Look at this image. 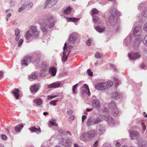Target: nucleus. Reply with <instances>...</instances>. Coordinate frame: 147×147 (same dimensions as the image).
<instances>
[{
    "label": "nucleus",
    "mask_w": 147,
    "mask_h": 147,
    "mask_svg": "<svg viewBox=\"0 0 147 147\" xmlns=\"http://www.w3.org/2000/svg\"><path fill=\"white\" fill-rule=\"evenodd\" d=\"M23 42V40L22 39H20L19 41V44H18V47L20 46L22 44Z\"/></svg>",
    "instance_id": "50"
},
{
    "label": "nucleus",
    "mask_w": 147,
    "mask_h": 147,
    "mask_svg": "<svg viewBox=\"0 0 147 147\" xmlns=\"http://www.w3.org/2000/svg\"><path fill=\"white\" fill-rule=\"evenodd\" d=\"M77 35L76 33H72L71 34L69 38V42L72 43H74L76 40Z\"/></svg>",
    "instance_id": "10"
},
{
    "label": "nucleus",
    "mask_w": 147,
    "mask_h": 147,
    "mask_svg": "<svg viewBox=\"0 0 147 147\" xmlns=\"http://www.w3.org/2000/svg\"><path fill=\"white\" fill-rule=\"evenodd\" d=\"M58 138L60 140V142L63 145L67 147H71L72 142L71 140L68 138L65 140L63 138H59L58 137Z\"/></svg>",
    "instance_id": "3"
},
{
    "label": "nucleus",
    "mask_w": 147,
    "mask_h": 147,
    "mask_svg": "<svg viewBox=\"0 0 147 147\" xmlns=\"http://www.w3.org/2000/svg\"><path fill=\"white\" fill-rule=\"evenodd\" d=\"M38 86L37 85H34L30 87V90L32 92H36L38 90Z\"/></svg>",
    "instance_id": "18"
},
{
    "label": "nucleus",
    "mask_w": 147,
    "mask_h": 147,
    "mask_svg": "<svg viewBox=\"0 0 147 147\" xmlns=\"http://www.w3.org/2000/svg\"><path fill=\"white\" fill-rule=\"evenodd\" d=\"M31 57L29 55L26 56L24 57V59L22 60V65H27L28 64L30 63L31 61Z\"/></svg>",
    "instance_id": "9"
},
{
    "label": "nucleus",
    "mask_w": 147,
    "mask_h": 147,
    "mask_svg": "<svg viewBox=\"0 0 147 147\" xmlns=\"http://www.w3.org/2000/svg\"><path fill=\"white\" fill-rule=\"evenodd\" d=\"M50 123L51 125L55 126H57L58 125V124L54 121H51L49 122Z\"/></svg>",
    "instance_id": "36"
},
{
    "label": "nucleus",
    "mask_w": 147,
    "mask_h": 147,
    "mask_svg": "<svg viewBox=\"0 0 147 147\" xmlns=\"http://www.w3.org/2000/svg\"><path fill=\"white\" fill-rule=\"evenodd\" d=\"M16 36V38H15L16 40L18 41L19 40L20 38V36Z\"/></svg>",
    "instance_id": "56"
},
{
    "label": "nucleus",
    "mask_w": 147,
    "mask_h": 147,
    "mask_svg": "<svg viewBox=\"0 0 147 147\" xmlns=\"http://www.w3.org/2000/svg\"><path fill=\"white\" fill-rule=\"evenodd\" d=\"M40 32L36 26H31L30 30L27 31L25 36L27 40L29 39L31 37L35 38H38Z\"/></svg>",
    "instance_id": "1"
},
{
    "label": "nucleus",
    "mask_w": 147,
    "mask_h": 147,
    "mask_svg": "<svg viewBox=\"0 0 147 147\" xmlns=\"http://www.w3.org/2000/svg\"><path fill=\"white\" fill-rule=\"evenodd\" d=\"M91 12L92 13V16L93 17V21L95 22H99V19L97 17H94V14H97L98 13V10L95 8H93Z\"/></svg>",
    "instance_id": "11"
},
{
    "label": "nucleus",
    "mask_w": 147,
    "mask_h": 147,
    "mask_svg": "<svg viewBox=\"0 0 147 147\" xmlns=\"http://www.w3.org/2000/svg\"><path fill=\"white\" fill-rule=\"evenodd\" d=\"M41 24V28L42 31L43 32L45 33H46L47 32V30L45 27H43V26H45V25L43 26Z\"/></svg>",
    "instance_id": "45"
},
{
    "label": "nucleus",
    "mask_w": 147,
    "mask_h": 147,
    "mask_svg": "<svg viewBox=\"0 0 147 147\" xmlns=\"http://www.w3.org/2000/svg\"><path fill=\"white\" fill-rule=\"evenodd\" d=\"M139 54L137 53H133L129 54V58L132 59H137L140 57Z\"/></svg>",
    "instance_id": "13"
},
{
    "label": "nucleus",
    "mask_w": 147,
    "mask_h": 147,
    "mask_svg": "<svg viewBox=\"0 0 147 147\" xmlns=\"http://www.w3.org/2000/svg\"><path fill=\"white\" fill-rule=\"evenodd\" d=\"M73 112L71 109H69L67 111V114L69 115H71L72 113Z\"/></svg>",
    "instance_id": "49"
},
{
    "label": "nucleus",
    "mask_w": 147,
    "mask_h": 147,
    "mask_svg": "<svg viewBox=\"0 0 147 147\" xmlns=\"http://www.w3.org/2000/svg\"><path fill=\"white\" fill-rule=\"evenodd\" d=\"M92 42V40L91 39H89L86 41V43L87 45L89 46L91 45Z\"/></svg>",
    "instance_id": "37"
},
{
    "label": "nucleus",
    "mask_w": 147,
    "mask_h": 147,
    "mask_svg": "<svg viewBox=\"0 0 147 147\" xmlns=\"http://www.w3.org/2000/svg\"><path fill=\"white\" fill-rule=\"evenodd\" d=\"M92 110V109H86V111L87 112H89L91 111Z\"/></svg>",
    "instance_id": "58"
},
{
    "label": "nucleus",
    "mask_w": 147,
    "mask_h": 147,
    "mask_svg": "<svg viewBox=\"0 0 147 147\" xmlns=\"http://www.w3.org/2000/svg\"><path fill=\"white\" fill-rule=\"evenodd\" d=\"M142 125L143 130V131L142 132L144 133L146 129V126L145 125L144 123H142Z\"/></svg>",
    "instance_id": "46"
},
{
    "label": "nucleus",
    "mask_w": 147,
    "mask_h": 147,
    "mask_svg": "<svg viewBox=\"0 0 147 147\" xmlns=\"http://www.w3.org/2000/svg\"><path fill=\"white\" fill-rule=\"evenodd\" d=\"M47 74L45 69H43L41 70L40 72V75L42 76H44Z\"/></svg>",
    "instance_id": "31"
},
{
    "label": "nucleus",
    "mask_w": 147,
    "mask_h": 147,
    "mask_svg": "<svg viewBox=\"0 0 147 147\" xmlns=\"http://www.w3.org/2000/svg\"><path fill=\"white\" fill-rule=\"evenodd\" d=\"M144 29L145 31L147 32V22L145 24L144 28Z\"/></svg>",
    "instance_id": "52"
},
{
    "label": "nucleus",
    "mask_w": 147,
    "mask_h": 147,
    "mask_svg": "<svg viewBox=\"0 0 147 147\" xmlns=\"http://www.w3.org/2000/svg\"><path fill=\"white\" fill-rule=\"evenodd\" d=\"M87 72L89 76H93V73L90 69H88L87 71Z\"/></svg>",
    "instance_id": "43"
},
{
    "label": "nucleus",
    "mask_w": 147,
    "mask_h": 147,
    "mask_svg": "<svg viewBox=\"0 0 147 147\" xmlns=\"http://www.w3.org/2000/svg\"><path fill=\"white\" fill-rule=\"evenodd\" d=\"M68 22H77L79 20V18H76L74 17L69 18H67Z\"/></svg>",
    "instance_id": "25"
},
{
    "label": "nucleus",
    "mask_w": 147,
    "mask_h": 147,
    "mask_svg": "<svg viewBox=\"0 0 147 147\" xmlns=\"http://www.w3.org/2000/svg\"><path fill=\"white\" fill-rule=\"evenodd\" d=\"M120 94L116 92L114 93L113 94V97L116 100H117L120 98Z\"/></svg>",
    "instance_id": "29"
},
{
    "label": "nucleus",
    "mask_w": 147,
    "mask_h": 147,
    "mask_svg": "<svg viewBox=\"0 0 147 147\" xmlns=\"http://www.w3.org/2000/svg\"><path fill=\"white\" fill-rule=\"evenodd\" d=\"M140 147H147V142L146 141H143L141 143Z\"/></svg>",
    "instance_id": "30"
},
{
    "label": "nucleus",
    "mask_w": 147,
    "mask_h": 147,
    "mask_svg": "<svg viewBox=\"0 0 147 147\" xmlns=\"http://www.w3.org/2000/svg\"><path fill=\"white\" fill-rule=\"evenodd\" d=\"M37 78V75L36 73H35L34 74H32L29 76V78L30 79H32L35 80Z\"/></svg>",
    "instance_id": "27"
},
{
    "label": "nucleus",
    "mask_w": 147,
    "mask_h": 147,
    "mask_svg": "<svg viewBox=\"0 0 147 147\" xmlns=\"http://www.w3.org/2000/svg\"><path fill=\"white\" fill-rule=\"evenodd\" d=\"M75 117L74 116H72L69 117L68 118V120L69 121H72L74 120Z\"/></svg>",
    "instance_id": "47"
},
{
    "label": "nucleus",
    "mask_w": 147,
    "mask_h": 147,
    "mask_svg": "<svg viewBox=\"0 0 147 147\" xmlns=\"http://www.w3.org/2000/svg\"><path fill=\"white\" fill-rule=\"evenodd\" d=\"M143 43L145 45L147 46V36H146L144 38Z\"/></svg>",
    "instance_id": "44"
},
{
    "label": "nucleus",
    "mask_w": 147,
    "mask_h": 147,
    "mask_svg": "<svg viewBox=\"0 0 147 147\" xmlns=\"http://www.w3.org/2000/svg\"><path fill=\"white\" fill-rule=\"evenodd\" d=\"M57 0H47L45 3L44 8L51 7L56 4Z\"/></svg>",
    "instance_id": "6"
},
{
    "label": "nucleus",
    "mask_w": 147,
    "mask_h": 147,
    "mask_svg": "<svg viewBox=\"0 0 147 147\" xmlns=\"http://www.w3.org/2000/svg\"><path fill=\"white\" fill-rule=\"evenodd\" d=\"M67 44L65 43L64 44V47H63V50H65V49H66V48L67 47Z\"/></svg>",
    "instance_id": "60"
},
{
    "label": "nucleus",
    "mask_w": 147,
    "mask_h": 147,
    "mask_svg": "<svg viewBox=\"0 0 147 147\" xmlns=\"http://www.w3.org/2000/svg\"><path fill=\"white\" fill-rule=\"evenodd\" d=\"M120 146L121 144L119 142H117L116 144V147H119Z\"/></svg>",
    "instance_id": "55"
},
{
    "label": "nucleus",
    "mask_w": 147,
    "mask_h": 147,
    "mask_svg": "<svg viewBox=\"0 0 147 147\" xmlns=\"http://www.w3.org/2000/svg\"><path fill=\"white\" fill-rule=\"evenodd\" d=\"M144 66H145V65L144 64H142L141 65L140 67L143 69L144 68Z\"/></svg>",
    "instance_id": "63"
},
{
    "label": "nucleus",
    "mask_w": 147,
    "mask_h": 147,
    "mask_svg": "<svg viewBox=\"0 0 147 147\" xmlns=\"http://www.w3.org/2000/svg\"><path fill=\"white\" fill-rule=\"evenodd\" d=\"M11 13H8L7 15V17H9L11 16Z\"/></svg>",
    "instance_id": "61"
},
{
    "label": "nucleus",
    "mask_w": 147,
    "mask_h": 147,
    "mask_svg": "<svg viewBox=\"0 0 147 147\" xmlns=\"http://www.w3.org/2000/svg\"><path fill=\"white\" fill-rule=\"evenodd\" d=\"M66 133L67 134H69V135L70 136L71 135V133L69 131H66Z\"/></svg>",
    "instance_id": "59"
},
{
    "label": "nucleus",
    "mask_w": 147,
    "mask_h": 147,
    "mask_svg": "<svg viewBox=\"0 0 147 147\" xmlns=\"http://www.w3.org/2000/svg\"><path fill=\"white\" fill-rule=\"evenodd\" d=\"M3 74L2 71H0V79H1V77L3 76Z\"/></svg>",
    "instance_id": "57"
},
{
    "label": "nucleus",
    "mask_w": 147,
    "mask_h": 147,
    "mask_svg": "<svg viewBox=\"0 0 147 147\" xmlns=\"http://www.w3.org/2000/svg\"><path fill=\"white\" fill-rule=\"evenodd\" d=\"M69 53H67L66 51H65L63 53V56L62 59V61L63 62H65L67 59V57L68 56Z\"/></svg>",
    "instance_id": "19"
},
{
    "label": "nucleus",
    "mask_w": 147,
    "mask_h": 147,
    "mask_svg": "<svg viewBox=\"0 0 147 147\" xmlns=\"http://www.w3.org/2000/svg\"><path fill=\"white\" fill-rule=\"evenodd\" d=\"M53 19L52 17H49L47 20H42L40 23L42 25H45L47 26L49 25V27H52L54 25L53 22Z\"/></svg>",
    "instance_id": "4"
},
{
    "label": "nucleus",
    "mask_w": 147,
    "mask_h": 147,
    "mask_svg": "<svg viewBox=\"0 0 147 147\" xmlns=\"http://www.w3.org/2000/svg\"><path fill=\"white\" fill-rule=\"evenodd\" d=\"M94 121H93L91 119H89L86 122V124L88 125H91L92 123L94 124Z\"/></svg>",
    "instance_id": "32"
},
{
    "label": "nucleus",
    "mask_w": 147,
    "mask_h": 147,
    "mask_svg": "<svg viewBox=\"0 0 147 147\" xmlns=\"http://www.w3.org/2000/svg\"><path fill=\"white\" fill-rule=\"evenodd\" d=\"M23 125L22 124L18 125L15 128V130L16 132H18L20 131L22 128H23Z\"/></svg>",
    "instance_id": "23"
},
{
    "label": "nucleus",
    "mask_w": 147,
    "mask_h": 147,
    "mask_svg": "<svg viewBox=\"0 0 147 147\" xmlns=\"http://www.w3.org/2000/svg\"><path fill=\"white\" fill-rule=\"evenodd\" d=\"M74 147H80L78 144H74Z\"/></svg>",
    "instance_id": "62"
},
{
    "label": "nucleus",
    "mask_w": 147,
    "mask_h": 147,
    "mask_svg": "<svg viewBox=\"0 0 147 147\" xmlns=\"http://www.w3.org/2000/svg\"><path fill=\"white\" fill-rule=\"evenodd\" d=\"M57 96H47V98L50 99V98H55Z\"/></svg>",
    "instance_id": "51"
},
{
    "label": "nucleus",
    "mask_w": 147,
    "mask_h": 147,
    "mask_svg": "<svg viewBox=\"0 0 147 147\" xmlns=\"http://www.w3.org/2000/svg\"><path fill=\"white\" fill-rule=\"evenodd\" d=\"M107 86L106 83H102L95 84V88L98 90H104L107 88Z\"/></svg>",
    "instance_id": "7"
},
{
    "label": "nucleus",
    "mask_w": 147,
    "mask_h": 147,
    "mask_svg": "<svg viewBox=\"0 0 147 147\" xmlns=\"http://www.w3.org/2000/svg\"><path fill=\"white\" fill-rule=\"evenodd\" d=\"M29 129L32 132H39V133H40L41 132L40 129V128H37L35 127H33L31 128H30Z\"/></svg>",
    "instance_id": "21"
},
{
    "label": "nucleus",
    "mask_w": 147,
    "mask_h": 147,
    "mask_svg": "<svg viewBox=\"0 0 147 147\" xmlns=\"http://www.w3.org/2000/svg\"><path fill=\"white\" fill-rule=\"evenodd\" d=\"M96 133L94 130H91L86 133L83 134L80 136L81 140L86 141L93 139L95 137Z\"/></svg>",
    "instance_id": "2"
},
{
    "label": "nucleus",
    "mask_w": 147,
    "mask_h": 147,
    "mask_svg": "<svg viewBox=\"0 0 147 147\" xmlns=\"http://www.w3.org/2000/svg\"><path fill=\"white\" fill-rule=\"evenodd\" d=\"M110 13L112 17H115L117 15V9L114 8L112 9L110 11Z\"/></svg>",
    "instance_id": "26"
},
{
    "label": "nucleus",
    "mask_w": 147,
    "mask_h": 147,
    "mask_svg": "<svg viewBox=\"0 0 147 147\" xmlns=\"http://www.w3.org/2000/svg\"><path fill=\"white\" fill-rule=\"evenodd\" d=\"M1 138H2L4 140H6L7 139V136L5 135H4V134H3V135H2L1 136Z\"/></svg>",
    "instance_id": "48"
},
{
    "label": "nucleus",
    "mask_w": 147,
    "mask_h": 147,
    "mask_svg": "<svg viewBox=\"0 0 147 147\" xmlns=\"http://www.w3.org/2000/svg\"><path fill=\"white\" fill-rule=\"evenodd\" d=\"M56 69L55 67H53L50 68L49 70V73L52 76H54L56 75Z\"/></svg>",
    "instance_id": "20"
},
{
    "label": "nucleus",
    "mask_w": 147,
    "mask_h": 147,
    "mask_svg": "<svg viewBox=\"0 0 147 147\" xmlns=\"http://www.w3.org/2000/svg\"><path fill=\"white\" fill-rule=\"evenodd\" d=\"M102 121L101 119L99 117L97 118L95 121H94V124L99 123Z\"/></svg>",
    "instance_id": "33"
},
{
    "label": "nucleus",
    "mask_w": 147,
    "mask_h": 147,
    "mask_svg": "<svg viewBox=\"0 0 147 147\" xmlns=\"http://www.w3.org/2000/svg\"><path fill=\"white\" fill-rule=\"evenodd\" d=\"M48 114V113L47 112H45L43 113V115H47Z\"/></svg>",
    "instance_id": "64"
},
{
    "label": "nucleus",
    "mask_w": 147,
    "mask_h": 147,
    "mask_svg": "<svg viewBox=\"0 0 147 147\" xmlns=\"http://www.w3.org/2000/svg\"><path fill=\"white\" fill-rule=\"evenodd\" d=\"M20 90L17 88H15L12 92V93L13 94L16 99H18L20 97Z\"/></svg>",
    "instance_id": "15"
},
{
    "label": "nucleus",
    "mask_w": 147,
    "mask_h": 147,
    "mask_svg": "<svg viewBox=\"0 0 147 147\" xmlns=\"http://www.w3.org/2000/svg\"><path fill=\"white\" fill-rule=\"evenodd\" d=\"M20 31L19 29L17 28L15 30V36H20Z\"/></svg>",
    "instance_id": "39"
},
{
    "label": "nucleus",
    "mask_w": 147,
    "mask_h": 147,
    "mask_svg": "<svg viewBox=\"0 0 147 147\" xmlns=\"http://www.w3.org/2000/svg\"><path fill=\"white\" fill-rule=\"evenodd\" d=\"M95 56L96 58H99L102 56V54L100 53L97 52Z\"/></svg>",
    "instance_id": "38"
},
{
    "label": "nucleus",
    "mask_w": 147,
    "mask_h": 147,
    "mask_svg": "<svg viewBox=\"0 0 147 147\" xmlns=\"http://www.w3.org/2000/svg\"><path fill=\"white\" fill-rule=\"evenodd\" d=\"M142 14L144 17H147V10H143L142 13Z\"/></svg>",
    "instance_id": "34"
},
{
    "label": "nucleus",
    "mask_w": 147,
    "mask_h": 147,
    "mask_svg": "<svg viewBox=\"0 0 147 147\" xmlns=\"http://www.w3.org/2000/svg\"><path fill=\"white\" fill-rule=\"evenodd\" d=\"M86 118V116L85 115H83L82 117V123H83L85 119Z\"/></svg>",
    "instance_id": "53"
},
{
    "label": "nucleus",
    "mask_w": 147,
    "mask_h": 147,
    "mask_svg": "<svg viewBox=\"0 0 147 147\" xmlns=\"http://www.w3.org/2000/svg\"><path fill=\"white\" fill-rule=\"evenodd\" d=\"M140 29V26H136L134 28V36L136 37L137 36V33L139 32Z\"/></svg>",
    "instance_id": "22"
},
{
    "label": "nucleus",
    "mask_w": 147,
    "mask_h": 147,
    "mask_svg": "<svg viewBox=\"0 0 147 147\" xmlns=\"http://www.w3.org/2000/svg\"><path fill=\"white\" fill-rule=\"evenodd\" d=\"M72 9L70 7H68L64 11V13L67 14H70L71 13V10Z\"/></svg>",
    "instance_id": "28"
},
{
    "label": "nucleus",
    "mask_w": 147,
    "mask_h": 147,
    "mask_svg": "<svg viewBox=\"0 0 147 147\" xmlns=\"http://www.w3.org/2000/svg\"><path fill=\"white\" fill-rule=\"evenodd\" d=\"M34 102L36 104V105L40 107H42V101L40 98H36L34 100Z\"/></svg>",
    "instance_id": "14"
},
{
    "label": "nucleus",
    "mask_w": 147,
    "mask_h": 147,
    "mask_svg": "<svg viewBox=\"0 0 147 147\" xmlns=\"http://www.w3.org/2000/svg\"><path fill=\"white\" fill-rule=\"evenodd\" d=\"M114 80L115 81V83L116 85H118L120 84V82L117 78L115 77L114 78Z\"/></svg>",
    "instance_id": "40"
},
{
    "label": "nucleus",
    "mask_w": 147,
    "mask_h": 147,
    "mask_svg": "<svg viewBox=\"0 0 147 147\" xmlns=\"http://www.w3.org/2000/svg\"><path fill=\"white\" fill-rule=\"evenodd\" d=\"M33 6V4L32 3H30L27 5L25 6L24 5V6L22 7H20L18 9V11L19 12H21L22 10L26 8H30L32 7Z\"/></svg>",
    "instance_id": "17"
},
{
    "label": "nucleus",
    "mask_w": 147,
    "mask_h": 147,
    "mask_svg": "<svg viewBox=\"0 0 147 147\" xmlns=\"http://www.w3.org/2000/svg\"><path fill=\"white\" fill-rule=\"evenodd\" d=\"M58 101V100H53L51 101L50 102V104H52L53 105H56V103L57 101Z\"/></svg>",
    "instance_id": "42"
},
{
    "label": "nucleus",
    "mask_w": 147,
    "mask_h": 147,
    "mask_svg": "<svg viewBox=\"0 0 147 147\" xmlns=\"http://www.w3.org/2000/svg\"><path fill=\"white\" fill-rule=\"evenodd\" d=\"M95 29L97 32H102L105 31V27H103L102 28H101L100 27V26H96L95 27Z\"/></svg>",
    "instance_id": "24"
},
{
    "label": "nucleus",
    "mask_w": 147,
    "mask_h": 147,
    "mask_svg": "<svg viewBox=\"0 0 147 147\" xmlns=\"http://www.w3.org/2000/svg\"><path fill=\"white\" fill-rule=\"evenodd\" d=\"M107 84L108 86H111L113 85V83L112 81L109 80L107 82Z\"/></svg>",
    "instance_id": "41"
},
{
    "label": "nucleus",
    "mask_w": 147,
    "mask_h": 147,
    "mask_svg": "<svg viewBox=\"0 0 147 147\" xmlns=\"http://www.w3.org/2000/svg\"><path fill=\"white\" fill-rule=\"evenodd\" d=\"M98 141H96L93 144V147H96L98 146Z\"/></svg>",
    "instance_id": "54"
},
{
    "label": "nucleus",
    "mask_w": 147,
    "mask_h": 147,
    "mask_svg": "<svg viewBox=\"0 0 147 147\" xmlns=\"http://www.w3.org/2000/svg\"><path fill=\"white\" fill-rule=\"evenodd\" d=\"M60 84V83L59 82H56L49 85L47 87L48 88H58L59 87Z\"/></svg>",
    "instance_id": "12"
},
{
    "label": "nucleus",
    "mask_w": 147,
    "mask_h": 147,
    "mask_svg": "<svg viewBox=\"0 0 147 147\" xmlns=\"http://www.w3.org/2000/svg\"><path fill=\"white\" fill-rule=\"evenodd\" d=\"M140 136L139 133L135 130L132 131L130 133V137L132 140L137 139Z\"/></svg>",
    "instance_id": "8"
},
{
    "label": "nucleus",
    "mask_w": 147,
    "mask_h": 147,
    "mask_svg": "<svg viewBox=\"0 0 147 147\" xmlns=\"http://www.w3.org/2000/svg\"><path fill=\"white\" fill-rule=\"evenodd\" d=\"M78 84H76L75 85H74L73 86V88H72V90H73V93H75V94L77 93V92L76 91V88L77 86H78Z\"/></svg>",
    "instance_id": "35"
},
{
    "label": "nucleus",
    "mask_w": 147,
    "mask_h": 147,
    "mask_svg": "<svg viewBox=\"0 0 147 147\" xmlns=\"http://www.w3.org/2000/svg\"><path fill=\"white\" fill-rule=\"evenodd\" d=\"M82 95L83 96H85L87 95L90 96V90L88 86L84 84L83 85V88L82 92Z\"/></svg>",
    "instance_id": "5"
},
{
    "label": "nucleus",
    "mask_w": 147,
    "mask_h": 147,
    "mask_svg": "<svg viewBox=\"0 0 147 147\" xmlns=\"http://www.w3.org/2000/svg\"><path fill=\"white\" fill-rule=\"evenodd\" d=\"M92 106L97 108L100 107V102L98 100H94L92 101Z\"/></svg>",
    "instance_id": "16"
}]
</instances>
